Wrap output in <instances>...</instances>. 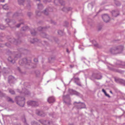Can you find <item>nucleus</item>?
<instances>
[{"label":"nucleus","instance_id":"obj_30","mask_svg":"<svg viewBox=\"0 0 125 125\" xmlns=\"http://www.w3.org/2000/svg\"><path fill=\"white\" fill-rule=\"evenodd\" d=\"M38 7H39V4L38 5Z\"/></svg>","mask_w":125,"mask_h":125},{"label":"nucleus","instance_id":"obj_27","mask_svg":"<svg viewBox=\"0 0 125 125\" xmlns=\"http://www.w3.org/2000/svg\"><path fill=\"white\" fill-rule=\"evenodd\" d=\"M110 92L111 93H112V92L111 91Z\"/></svg>","mask_w":125,"mask_h":125},{"label":"nucleus","instance_id":"obj_11","mask_svg":"<svg viewBox=\"0 0 125 125\" xmlns=\"http://www.w3.org/2000/svg\"><path fill=\"white\" fill-rule=\"evenodd\" d=\"M34 61L35 62H37L38 61V60L37 59H34Z\"/></svg>","mask_w":125,"mask_h":125},{"label":"nucleus","instance_id":"obj_14","mask_svg":"<svg viewBox=\"0 0 125 125\" xmlns=\"http://www.w3.org/2000/svg\"><path fill=\"white\" fill-rule=\"evenodd\" d=\"M31 33L33 35H34L35 34V33L31 32Z\"/></svg>","mask_w":125,"mask_h":125},{"label":"nucleus","instance_id":"obj_29","mask_svg":"<svg viewBox=\"0 0 125 125\" xmlns=\"http://www.w3.org/2000/svg\"><path fill=\"white\" fill-rule=\"evenodd\" d=\"M20 0L22 1V0Z\"/></svg>","mask_w":125,"mask_h":125},{"label":"nucleus","instance_id":"obj_17","mask_svg":"<svg viewBox=\"0 0 125 125\" xmlns=\"http://www.w3.org/2000/svg\"><path fill=\"white\" fill-rule=\"evenodd\" d=\"M66 51L67 52L69 53V52H68V49H67Z\"/></svg>","mask_w":125,"mask_h":125},{"label":"nucleus","instance_id":"obj_3","mask_svg":"<svg viewBox=\"0 0 125 125\" xmlns=\"http://www.w3.org/2000/svg\"><path fill=\"white\" fill-rule=\"evenodd\" d=\"M27 103L28 104L31 105L32 106H35L36 102L34 101H30L27 102Z\"/></svg>","mask_w":125,"mask_h":125},{"label":"nucleus","instance_id":"obj_12","mask_svg":"<svg viewBox=\"0 0 125 125\" xmlns=\"http://www.w3.org/2000/svg\"><path fill=\"white\" fill-rule=\"evenodd\" d=\"M42 29V28L41 27H40L39 28V31H40Z\"/></svg>","mask_w":125,"mask_h":125},{"label":"nucleus","instance_id":"obj_2","mask_svg":"<svg viewBox=\"0 0 125 125\" xmlns=\"http://www.w3.org/2000/svg\"><path fill=\"white\" fill-rule=\"evenodd\" d=\"M54 98L53 97H49L48 100V101L49 103H53L54 102Z\"/></svg>","mask_w":125,"mask_h":125},{"label":"nucleus","instance_id":"obj_24","mask_svg":"<svg viewBox=\"0 0 125 125\" xmlns=\"http://www.w3.org/2000/svg\"><path fill=\"white\" fill-rule=\"evenodd\" d=\"M22 99H23V100H24V98H22Z\"/></svg>","mask_w":125,"mask_h":125},{"label":"nucleus","instance_id":"obj_9","mask_svg":"<svg viewBox=\"0 0 125 125\" xmlns=\"http://www.w3.org/2000/svg\"><path fill=\"white\" fill-rule=\"evenodd\" d=\"M0 28L1 29H4V28L3 26H0Z\"/></svg>","mask_w":125,"mask_h":125},{"label":"nucleus","instance_id":"obj_26","mask_svg":"<svg viewBox=\"0 0 125 125\" xmlns=\"http://www.w3.org/2000/svg\"><path fill=\"white\" fill-rule=\"evenodd\" d=\"M82 104L83 105H84V104Z\"/></svg>","mask_w":125,"mask_h":125},{"label":"nucleus","instance_id":"obj_15","mask_svg":"<svg viewBox=\"0 0 125 125\" xmlns=\"http://www.w3.org/2000/svg\"><path fill=\"white\" fill-rule=\"evenodd\" d=\"M4 0H0V2H4Z\"/></svg>","mask_w":125,"mask_h":125},{"label":"nucleus","instance_id":"obj_8","mask_svg":"<svg viewBox=\"0 0 125 125\" xmlns=\"http://www.w3.org/2000/svg\"><path fill=\"white\" fill-rule=\"evenodd\" d=\"M8 99H8L9 101L11 102H13V101H12V99H11L9 98H8Z\"/></svg>","mask_w":125,"mask_h":125},{"label":"nucleus","instance_id":"obj_31","mask_svg":"<svg viewBox=\"0 0 125 125\" xmlns=\"http://www.w3.org/2000/svg\"><path fill=\"white\" fill-rule=\"evenodd\" d=\"M7 20L6 19V21H7Z\"/></svg>","mask_w":125,"mask_h":125},{"label":"nucleus","instance_id":"obj_4","mask_svg":"<svg viewBox=\"0 0 125 125\" xmlns=\"http://www.w3.org/2000/svg\"><path fill=\"white\" fill-rule=\"evenodd\" d=\"M17 103L20 106L23 107L24 104V102L23 101H19L17 102Z\"/></svg>","mask_w":125,"mask_h":125},{"label":"nucleus","instance_id":"obj_5","mask_svg":"<svg viewBox=\"0 0 125 125\" xmlns=\"http://www.w3.org/2000/svg\"><path fill=\"white\" fill-rule=\"evenodd\" d=\"M102 91L105 94V95L107 96H109V95L108 94H107L105 91V90L104 89H103L102 90Z\"/></svg>","mask_w":125,"mask_h":125},{"label":"nucleus","instance_id":"obj_16","mask_svg":"<svg viewBox=\"0 0 125 125\" xmlns=\"http://www.w3.org/2000/svg\"><path fill=\"white\" fill-rule=\"evenodd\" d=\"M20 24H18L17 26V27H19L20 26Z\"/></svg>","mask_w":125,"mask_h":125},{"label":"nucleus","instance_id":"obj_23","mask_svg":"<svg viewBox=\"0 0 125 125\" xmlns=\"http://www.w3.org/2000/svg\"><path fill=\"white\" fill-rule=\"evenodd\" d=\"M21 61H20V62H19V63H20L21 62Z\"/></svg>","mask_w":125,"mask_h":125},{"label":"nucleus","instance_id":"obj_28","mask_svg":"<svg viewBox=\"0 0 125 125\" xmlns=\"http://www.w3.org/2000/svg\"><path fill=\"white\" fill-rule=\"evenodd\" d=\"M40 5H41V6L42 5L41 4H40Z\"/></svg>","mask_w":125,"mask_h":125},{"label":"nucleus","instance_id":"obj_1","mask_svg":"<svg viewBox=\"0 0 125 125\" xmlns=\"http://www.w3.org/2000/svg\"><path fill=\"white\" fill-rule=\"evenodd\" d=\"M102 17L104 21L106 22L109 21L110 20V18L109 16L106 14L103 15Z\"/></svg>","mask_w":125,"mask_h":125},{"label":"nucleus","instance_id":"obj_21","mask_svg":"<svg viewBox=\"0 0 125 125\" xmlns=\"http://www.w3.org/2000/svg\"><path fill=\"white\" fill-rule=\"evenodd\" d=\"M96 78H97V79H100L99 78H97V77H96Z\"/></svg>","mask_w":125,"mask_h":125},{"label":"nucleus","instance_id":"obj_10","mask_svg":"<svg viewBox=\"0 0 125 125\" xmlns=\"http://www.w3.org/2000/svg\"><path fill=\"white\" fill-rule=\"evenodd\" d=\"M116 13V12H113V13H112V14H113V15L114 16H116L115 15V14Z\"/></svg>","mask_w":125,"mask_h":125},{"label":"nucleus","instance_id":"obj_20","mask_svg":"<svg viewBox=\"0 0 125 125\" xmlns=\"http://www.w3.org/2000/svg\"><path fill=\"white\" fill-rule=\"evenodd\" d=\"M19 99H20L21 98L20 97H18Z\"/></svg>","mask_w":125,"mask_h":125},{"label":"nucleus","instance_id":"obj_18","mask_svg":"<svg viewBox=\"0 0 125 125\" xmlns=\"http://www.w3.org/2000/svg\"><path fill=\"white\" fill-rule=\"evenodd\" d=\"M23 61H27V60L26 59H25L23 60Z\"/></svg>","mask_w":125,"mask_h":125},{"label":"nucleus","instance_id":"obj_13","mask_svg":"<svg viewBox=\"0 0 125 125\" xmlns=\"http://www.w3.org/2000/svg\"><path fill=\"white\" fill-rule=\"evenodd\" d=\"M8 60L10 61L11 62H13V60H10L9 59V58H8Z\"/></svg>","mask_w":125,"mask_h":125},{"label":"nucleus","instance_id":"obj_22","mask_svg":"<svg viewBox=\"0 0 125 125\" xmlns=\"http://www.w3.org/2000/svg\"><path fill=\"white\" fill-rule=\"evenodd\" d=\"M77 80H79V79H78V78H77Z\"/></svg>","mask_w":125,"mask_h":125},{"label":"nucleus","instance_id":"obj_19","mask_svg":"<svg viewBox=\"0 0 125 125\" xmlns=\"http://www.w3.org/2000/svg\"><path fill=\"white\" fill-rule=\"evenodd\" d=\"M9 78H13V77L12 76H10L9 77Z\"/></svg>","mask_w":125,"mask_h":125},{"label":"nucleus","instance_id":"obj_7","mask_svg":"<svg viewBox=\"0 0 125 125\" xmlns=\"http://www.w3.org/2000/svg\"><path fill=\"white\" fill-rule=\"evenodd\" d=\"M10 93H11V94H15L14 92L12 90H9Z\"/></svg>","mask_w":125,"mask_h":125},{"label":"nucleus","instance_id":"obj_6","mask_svg":"<svg viewBox=\"0 0 125 125\" xmlns=\"http://www.w3.org/2000/svg\"><path fill=\"white\" fill-rule=\"evenodd\" d=\"M3 8L4 9L6 10L8 9V7L7 5H4L3 7Z\"/></svg>","mask_w":125,"mask_h":125},{"label":"nucleus","instance_id":"obj_25","mask_svg":"<svg viewBox=\"0 0 125 125\" xmlns=\"http://www.w3.org/2000/svg\"><path fill=\"white\" fill-rule=\"evenodd\" d=\"M122 80L123 82H124V81L123 80Z\"/></svg>","mask_w":125,"mask_h":125}]
</instances>
